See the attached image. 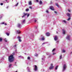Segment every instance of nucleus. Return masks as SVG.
Wrapping results in <instances>:
<instances>
[{
	"mask_svg": "<svg viewBox=\"0 0 72 72\" xmlns=\"http://www.w3.org/2000/svg\"><path fill=\"white\" fill-rule=\"evenodd\" d=\"M4 40L5 42H7V40H6V39H4Z\"/></svg>",
	"mask_w": 72,
	"mask_h": 72,
	"instance_id": "nucleus-34",
	"label": "nucleus"
},
{
	"mask_svg": "<svg viewBox=\"0 0 72 72\" xmlns=\"http://www.w3.org/2000/svg\"><path fill=\"white\" fill-rule=\"evenodd\" d=\"M56 42H57V43H58V42H59V41H56Z\"/></svg>",
	"mask_w": 72,
	"mask_h": 72,
	"instance_id": "nucleus-51",
	"label": "nucleus"
},
{
	"mask_svg": "<svg viewBox=\"0 0 72 72\" xmlns=\"http://www.w3.org/2000/svg\"><path fill=\"white\" fill-rule=\"evenodd\" d=\"M58 66H57L55 68V69L56 70H57V69H58Z\"/></svg>",
	"mask_w": 72,
	"mask_h": 72,
	"instance_id": "nucleus-22",
	"label": "nucleus"
},
{
	"mask_svg": "<svg viewBox=\"0 0 72 72\" xmlns=\"http://www.w3.org/2000/svg\"><path fill=\"white\" fill-rule=\"evenodd\" d=\"M45 58V56H43L42 57V60H44V59Z\"/></svg>",
	"mask_w": 72,
	"mask_h": 72,
	"instance_id": "nucleus-19",
	"label": "nucleus"
},
{
	"mask_svg": "<svg viewBox=\"0 0 72 72\" xmlns=\"http://www.w3.org/2000/svg\"><path fill=\"white\" fill-rule=\"evenodd\" d=\"M67 68V66L66 64H64L63 66V68H62V72H64L66 69Z\"/></svg>",
	"mask_w": 72,
	"mask_h": 72,
	"instance_id": "nucleus-2",
	"label": "nucleus"
},
{
	"mask_svg": "<svg viewBox=\"0 0 72 72\" xmlns=\"http://www.w3.org/2000/svg\"><path fill=\"white\" fill-rule=\"evenodd\" d=\"M12 65L11 64H10L9 66V67H10L12 66Z\"/></svg>",
	"mask_w": 72,
	"mask_h": 72,
	"instance_id": "nucleus-36",
	"label": "nucleus"
},
{
	"mask_svg": "<svg viewBox=\"0 0 72 72\" xmlns=\"http://www.w3.org/2000/svg\"><path fill=\"white\" fill-rule=\"evenodd\" d=\"M62 23H67V21L65 20H63L62 21Z\"/></svg>",
	"mask_w": 72,
	"mask_h": 72,
	"instance_id": "nucleus-16",
	"label": "nucleus"
},
{
	"mask_svg": "<svg viewBox=\"0 0 72 72\" xmlns=\"http://www.w3.org/2000/svg\"><path fill=\"white\" fill-rule=\"evenodd\" d=\"M54 39L55 41H57L58 40V37L57 35H55L54 38Z\"/></svg>",
	"mask_w": 72,
	"mask_h": 72,
	"instance_id": "nucleus-7",
	"label": "nucleus"
},
{
	"mask_svg": "<svg viewBox=\"0 0 72 72\" xmlns=\"http://www.w3.org/2000/svg\"><path fill=\"white\" fill-rule=\"evenodd\" d=\"M46 13H49V11L48 10L46 11Z\"/></svg>",
	"mask_w": 72,
	"mask_h": 72,
	"instance_id": "nucleus-39",
	"label": "nucleus"
},
{
	"mask_svg": "<svg viewBox=\"0 0 72 72\" xmlns=\"http://www.w3.org/2000/svg\"><path fill=\"white\" fill-rule=\"evenodd\" d=\"M45 44V43H44L42 44V45H44V44Z\"/></svg>",
	"mask_w": 72,
	"mask_h": 72,
	"instance_id": "nucleus-55",
	"label": "nucleus"
},
{
	"mask_svg": "<svg viewBox=\"0 0 72 72\" xmlns=\"http://www.w3.org/2000/svg\"><path fill=\"white\" fill-rule=\"evenodd\" d=\"M29 8H30V9H32V7H31V6H30V7H29Z\"/></svg>",
	"mask_w": 72,
	"mask_h": 72,
	"instance_id": "nucleus-41",
	"label": "nucleus"
},
{
	"mask_svg": "<svg viewBox=\"0 0 72 72\" xmlns=\"http://www.w3.org/2000/svg\"><path fill=\"white\" fill-rule=\"evenodd\" d=\"M18 3H17L16 4L15 6H18Z\"/></svg>",
	"mask_w": 72,
	"mask_h": 72,
	"instance_id": "nucleus-32",
	"label": "nucleus"
},
{
	"mask_svg": "<svg viewBox=\"0 0 72 72\" xmlns=\"http://www.w3.org/2000/svg\"><path fill=\"white\" fill-rule=\"evenodd\" d=\"M17 38L18 39H21V37H20L19 36H18Z\"/></svg>",
	"mask_w": 72,
	"mask_h": 72,
	"instance_id": "nucleus-23",
	"label": "nucleus"
},
{
	"mask_svg": "<svg viewBox=\"0 0 72 72\" xmlns=\"http://www.w3.org/2000/svg\"><path fill=\"white\" fill-rule=\"evenodd\" d=\"M26 23V20L23 19L21 23L22 24H24Z\"/></svg>",
	"mask_w": 72,
	"mask_h": 72,
	"instance_id": "nucleus-6",
	"label": "nucleus"
},
{
	"mask_svg": "<svg viewBox=\"0 0 72 72\" xmlns=\"http://www.w3.org/2000/svg\"><path fill=\"white\" fill-rule=\"evenodd\" d=\"M46 36H50V33H46Z\"/></svg>",
	"mask_w": 72,
	"mask_h": 72,
	"instance_id": "nucleus-11",
	"label": "nucleus"
},
{
	"mask_svg": "<svg viewBox=\"0 0 72 72\" xmlns=\"http://www.w3.org/2000/svg\"><path fill=\"white\" fill-rule=\"evenodd\" d=\"M8 8H9V6H8L6 8L7 9H8Z\"/></svg>",
	"mask_w": 72,
	"mask_h": 72,
	"instance_id": "nucleus-58",
	"label": "nucleus"
},
{
	"mask_svg": "<svg viewBox=\"0 0 72 72\" xmlns=\"http://www.w3.org/2000/svg\"><path fill=\"white\" fill-rule=\"evenodd\" d=\"M3 16H2V17H0V19H1V18H2V17Z\"/></svg>",
	"mask_w": 72,
	"mask_h": 72,
	"instance_id": "nucleus-56",
	"label": "nucleus"
},
{
	"mask_svg": "<svg viewBox=\"0 0 72 72\" xmlns=\"http://www.w3.org/2000/svg\"><path fill=\"white\" fill-rule=\"evenodd\" d=\"M50 4H52V2L51 1Z\"/></svg>",
	"mask_w": 72,
	"mask_h": 72,
	"instance_id": "nucleus-52",
	"label": "nucleus"
},
{
	"mask_svg": "<svg viewBox=\"0 0 72 72\" xmlns=\"http://www.w3.org/2000/svg\"><path fill=\"white\" fill-rule=\"evenodd\" d=\"M27 59H28V60H30V57H27Z\"/></svg>",
	"mask_w": 72,
	"mask_h": 72,
	"instance_id": "nucleus-26",
	"label": "nucleus"
},
{
	"mask_svg": "<svg viewBox=\"0 0 72 72\" xmlns=\"http://www.w3.org/2000/svg\"><path fill=\"white\" fill-rule=\"evenodd\" d=\"M3 40V39L1 38H0V42H1Z\"/></svg>",
	"mask_w": 72,
	"mask_h": 72,
	"instance_id": "nucleus-24",
	"label": "nucleus"
},
{
	"mask_svg": "<svg viewBox=\"0 0 72 72\" xmlns=\"http://www.w3.org/2000/svg\"><path fill=\"white\" fill-rule=\"evenodd\" d=\"M36 21H37V20H35V22H36Z\"/></svg>",
	"mask_w": 72,
	"mask_h": 72,
	"instance_id": "nucleus-48",
	"label": "nucleus"
},
{
	"mask_svg": "<svg viewBox=\"0 0 72 72\" xmlns=\"http://www.w3.org/2000/svg\"><path fill=\"white\" fill-rule=\"evenodd\" d=\"M24 15L22 16V18H23V17H26V16H27V13H25L24 12L23 13Z\"/></svg>",
	"mask_w": 72,
	"mask_h": 72,
	"instance_id": "nucleus-8",
	"label": "nucleus"
},
{
	"mask_svg": "<svg viewBox=\"0 0 72 72\" xmlns=\"http://www.w3.org/2000/svg\"><path fill=\"white\" fill-rule=\"evenodd\" d=\"M62 53H65L66 52V50H62Z\"/></svg>",
	"mask_w": 72,
	"mask_h": 72,
	"instance_id": "nucleus-25",
	"label": "nucleus"
},
{
	"mask_svg": "<svg viewBox=\"0 0 72 72\" xmlns=\"http://www.w3.org/2000/svg\"><path fill=\"white\" fill-rule=\"evenodd\" d=\"M41 37L42 38L41 40H45V38H44V36H41Z\"/></svg>",
	"mask_w": 72,
	"mask_h": 72,
	"instance_id": "nucleus-15",
	"label": "nucleus"
},
{
	"mask_svg": "<svg viewBox=\"0 0 72 72\" xmlns=\"http://www.w3.org/2000/svg\"><path fill=\"white\" fill-rule=\"evenodd\" d=\"M55 5H56V6H57L58 8H59V5H58V4L56 3L55 4Z\"/></svg>",
	"mask_w": 72,
	"mask_h": 72,
	"instance_id": "nucleus-21",
	"label": "nucleus"
},
{
	"mask_svg": "<svg viewBox=\"0 0 72 72\" xmlns=\"http://www.w3.org/2000/svg\"><path fill=\"white\" fill-rule=\"evenodd\" d=\"M6 35H7V36H9V33H6Z\"/></svg>",
	"mask_w": 72,
	"mask_h": 72,
	"instance_id": "nucleus-31",
	"label": "nucleus"
},
{
	"mask_svg": "<svg viewBox=\"0 0 72 72\" xmlns=\"http://www.w3.org/2000/svg\"><path fill=\"white\" fill-rule=\"evenodd\" d=\"M51 55H50V56H49L48 58H50V57H51Z\"/></svg>",
	"mask_w": 72,
	"mask_h": 72,
	"instance_id": "nucleus-44",
	"label": "nucleus"
},
{
	"mask_svg": "<svg viewBox=\"0 0 72 72\" xmlns=\"http://www.w3.org/2000/svg\"><path fill=\"white\" fill-rule=\"evenodd\" d=\"M4 24L5 25H7V24H6V23H5Z\"/></svg>",
	"mask_w": 72,
	"mask_h": 72,
	"instance_id": "nucleus-57",
	"label": "nucleus"
},
{
	"mask_svg": "<svg viewBox=\"0 0 72 72\" xmlns=\"http://www.w3.org/2000/svg\"><path fill=\"white\" fill-rule=\"evenodd\" d=\"M19 58H23V57L22 56H19Z\"/></svg>",
	"mask_w": 72,
	"mask_h": 72,
	"instance_id": "nucleus-30",
	"label": "nucleus"
},
{
	"mask_svg": "<svg viewBox=\"0 0 72 72\" xmlns=\"http://www.w3.org/2000/svg\"><path fill=\"white\" fill-rule=\"evenodd\" d=\"M1 24H4V22H3V23H1Z\"/></svg>",
	"mask_w": 72,
	"mask_h": 72,
	"instance_id": "nucleus-54",
	"label": "nucleus"
},
{
	"mask_svg": "<svg viewBox=\"0 0 72 72\" xmlns=\"http://www.w3.org/2000/svg\"><path fill=\"white\" fill-rule=\"evenodd\" d=\"M26 12H28V11H29V9H27L26 10Z\"/></svg>",
	"mask_w": 72,
	"mask_h": 72,
	"instance_id": "nucleus-38",
	"label": "nucleus"
},
{
	"mask_svg": "<svg viewBox=\"0 0 72 72\" xmlns=\"http://www.w3.org/2000/svg\"><path fill=\"white\" fill-rule=\"evenodd\" d=\"M46 54L47 55H48V54H49V53L48 52H47L46 53Z\"/></svg>",
	"mask_w": 72,
	"mask_h": 72,
	"instance_id": "nucleus-46",
	"label": "nucleus"
},
{
	"mask_svg": "<svg viewBox=\"0 0 72 72\" xmlns=\"http://www.w3.org/2000/svg\"><path fill=\"white\" fill-rule=\"evenodd\" d=\"M34 70L35 71H36L37 70V67L36 65L35 66V68L34 69Z\"/></svg>",
	"mask_w": 72,
	"mask_h": 72,
	"instance_id": "nucleus-9",
	"label": "nucleus"
},
{
	"mask_svg": "<svg viewBox=\"0 0 72 72\" xmlns=\"http://www.w3.org/2000/svg\"><path fill=\"white\" fill-rule=\"evenodd\" d=\"M21 27H22L21 24L19 23H18L17 24V27L20 28Z\"/></svg>",
	"mask_w": 72,
	"mask_h": 72,
	"instance_id": "nucleus-12",
	"label": "nucleus"
},
{
	"mask_svg": "<svg viewBox=\"0 0 72 72\" xmlns=\"http://www.w3.org/2000/svg\"><path fill=\"white\" fill-rule=\"evenodd\" d=\"M29 4L30 5H32V2L31 1L29 2Z\"/></svg>",
	"mask_w": 72,
	"mask_h": 72,
	"instance_id": "nucleus-17",
	"label": "nucleus"
},
{
	"mask_svg": "<svg viewBox=\"0 0 72 72\" xmlns=\"http://www.w3.org/2000/svg\"><path fill=\"white\" fill-rule=\"evenodd\" d=\"M16 32L18 34H20L21 33V31L19 30H16Z\"/></svg>",
	"mask_w": 72,
	"mask_h": 72,
	"instance_id": "nucleus-10",
	"label": "nucleus"
},
{
	"mask_svg": "<svg viewBox=\"0 0 72 72\" xmlns=\"http://www.w3.org/2000/svg\"><path fill=\"white\" fill-rule=\"evenodd\" d=\"M56 53H53V55H55V54H56Z\"/></svg>",
	"mask_w": 72,
	"mask_h": 72,
	"instance_id": "nucleus-42",
	"label": "nucleus"
},
{
	"mask_svg": "<svg viewBox=\"0 0 72 72\" xmlns=\"http://www.w3.org/2000/svg\"><path fill=\"white\" fill-rule=\"evenodd\" d=\"M55 49L54 48V49H53V50L52 51V52H53V51H55Z\"/></svg>",
	"mask_w": 72,
	"mask_h": 72,
	"instance_id": "nucleus-29",
	"label": "nucleus"
},
{
	"mask_svg": "<svg viewBox=\"0 0 72 72\" xmlns=\"http://www.w3.org/2000/svg\"><path fill=\"white\" fill-rule=\"evenodd\" d=\"M57 32V33H58V32Z\"/></svg>",
	"mask_w": 72,
	"mask_h": 72,
	"instance_id": "nucleus-60",
	"label": "nucleus"
},
{
	"mask_svg": "<svg viewBox=\"0 0 72 72\" xmlns=\"http://www.w3.org/2000/svg\"><path fill=\"white\" fill-rule=\"evenodd\" d=\"M15 47H16V45L14 46Z\"/></svg>",
	"mask_w": 72,
	"mask_h": 72,
	"instance_id": "nucleus-59",
	"label": "nucleus"
},
{
	"mask_svg": "<svg viewBox=\"0 0 72 72\" xmlns=\"http://www.w3.org/2000/svg\"><path fill=\"white\" fill-rule=\"evenodd\" d=\"M62 55H61L60 56V59H62Z\"/></svg>",
	"mask_w": 72,
	"mask_h": 72,
	"instance_id": "nucleus-28",
	"label": "nucleus"
},
{
	"mask_svg": "<svg viewBox=\"0 0 72 72\" xmlns=\"http://www.w3.org/2000/svg\"><path fill=\"white\" fill-rule=\"evenodd\" d=\"M53 64H51L50 65V67L49 68L50 69H52L54 68V66H53Z\"/></svg>",
	"mask_w": 72,
	"mask_h": 72,
	"instance_id": "nucleus-3",
	"label": "nucleus"
},
{
	"mask_svg": "<svg viewBox=\"0 0 72 72\" xmlns=\"http://www.w3.org/2000/svg\"><path fill=\"white\" fill-rule=\"evenodd\" d=\"M28 70V72H30V68H29V67H27Z\"/></svg>",
	"mask_w": 72,
	"mask_h": 72,
	"instance_id": "nucleus-18",
	"label": "nucleus"
},
{
	"mask_svg": "<svg viewBox=\"0 0 72 72\" xmlns=\"http://www.w3.org/2000/svg\"><path fill=\"white\" fill-rule=\"evenodd\" d=\"M17 63L16 62H15V66H16V64Z\"/></svg>",
	"mask_w": 72,
	"mask_h": 72,
	"instance_id": "nucleus-50",
	"label": "nucleus"
},
{
	"mask_svg": "<svg viewBox=\"0 0 72 72\" xmlns=\"http://www.w3.org/2000/svg\"><path fill=\"white\" fill-rule=\"evenodd\" d=\"M67 16L68 17H70L71 16V14L69 13H67Z\"/></svg>",
	"mask_w": 72,
	"mask_h": 72,
	"instance_id": "nucleus-13",
	"label": "nucleus"
},
{
	"mask_svg": "<svg viewBox=\"0 0 72 72\" xmlns=\"http://www.w3.org/2000/svg\"><path fill=\"white\" fill-rule=\"evenodd\" d=\"M37 26H35V28H36V29L37 28Z\"/></svg>",
	"mask_w": 72,
	"mask_h": 72,
	"instance_id": "nucleus-53",
	"label": "nucleus"
},
{
	"mask_svg": "<svg viewBox=\"0 0 72 72\" xmlns=\"http://www.w3.org/2000/svg\"><path fill=\"white\" fill-rule=\"evenodd\" d=\"M70 38L71 37L70 35H68L66 37V39L67 40H70Z\"/></svg>",
	"mask_w": 72,
	"mask_h": 72,
	"instance_id": "nucleus-5",
	"label": "nucleus"
},
{
	"mask_svg": "<svg viewBox=\"0 0 72 72\" xmlns=\"http://www.w3.org/2000/svg\"><path fill=\"white\" fill-rule=\"evenodd\" d=\"M29 16H30V14H28V13H27V17H29Z\"/></svg>",
	"mask_w": 72,
	"mask_h": 72,
	"instance_id": "nucleus-33",
	"label": "nucleus"
},
{
	"mask_svg": "<svg viewBox=\"0 0 72 72\" xmlns=\"http://www.w3.org/2000/svg\"><path fill=\"white\" fill-rule=\"evenodd\" d=\"M3 5V3H1L0 4V5Z\"/></svg>",
	"mask_w": 72,
	"mask_h": 72,
	"instance_id": "nucleus-40",
	"label": "nucleus"
},
{
	"mask_svg": "<svg viewBox=\"0 0 72 72\" xmlns=\"http://www.w3.org/2000/svg\"><path fill=\"white\" fill-rule=\"evenodd\" d=\"M50 8L51 10H53V11L54 10V7H53V6H50Z\"/></svg>",
	"mask_w": 72,
	"mask_h": 72,
	"instance_id": "nucleus-4",
	"label": "nucleus"
},
{
	"mask_svg": "<svg viewBox=\"0 0 72 72\" xmlns=\"http://www.w3.org/2000/svg\"><path fill=\"white\" fill-rule=\"evenodd\" d=\"M63 34H64V35H65V34H66V32L65 30H63Z\"/></svg>",
	"mask_w": 72,
	"mask_h": 72,
	"instance_id": "nucleus-14",
	"label": "nucleus"
},
{
	"mask_svg": "<svg viewBox=\"0 0 72 72\" xmlns=\"http://www.w3.org/2000/svg\"><path fill=\"white\" fill-rule=\"evenodd\" d=\"M68 11L69 12H71V10L69 9L68 10Z\"/></svg>",
	"mask_w": 72,
	"mask_h": 72,
	"instance_id": "nucleus-43",
	"label": "nucleus"
},
{
	"mask_svg": "<svg viewBox=\"0 0 72 72\" xmlns=\"http://www.w3.org/2000/svg\"><path fill=\"white\" fill-rule=\"evenodd\" d=\"M54 13H55V14H57V12L56 11H54Z\"/></svg>",
	"mask_w": 72,
	"mask_h": 72,
	"instance_id": "nucleus-45",
	"label": "nucleus"
},
{
	"mask_svg": "<svg viewBox=\"0 0 72 72\" xmlns=\"http://www.w3.org/2000/svg\"><path fill=\"white\" fill-rule=\"evenodd\" d=\"M12 55H11L10 56L8 57V61L9 62H13L14 61V57H13V55H14L15 54V53L14 52L12 53Z\"/></svg>",
	"mask_w": 72,
	"mask_h": 72,
	"instance_id": "nucleus-1",
	"label": "nucleus"
},
{
	"mask_svg": "<svg viewBox=\"0 0 72 72\" xmlns=\"http://www.w3.org/2000/svg\"><path fill=\"white\" fill-rule=\"evenodd\" d=\"M35 56H36V57H37V54H36V55H35Z\"/></svg>",
	"mask_w": 72,
	"mask_h": 72,
	"instance_id": "nucleus-49",
	"label": "nucleus"
},
{
	"mask_svg": "<svg viewBox=\"0 0 72 72\" xmlns=\"http://www.w3.org/2000/svg\"><path fill=\"white\" fill-rule=\"evenodd\" d=\"M36 2L37 3H38V2H39V0H36Z\"/></svg>",
	"mask_w": 72,
	"mask_h": 72,
	"instance_id": "nucleus-47",
	"label": "nucleus"
},
{
	"mask_svg": "<svg viewBox=\"0 0 72 72\" xmlns=\"http://www.w3.org/2000/svg\"><path fill=\"white\" fill-rule=\"evenodd\" d=\"M42 4V1H40L39 2V4L40 5H41Z\"/></svg>",
	"mask_w": 72,
	"mask_h": 72,
	"instance_id": "nucleus-20",
	"label": "nucleus"
},
{
	"mask_svg": "<svg viewBox=\"0 0 72 72\" xmlns=\"http://www.w3.org/2000/svg\"><path fill=\"white\" fill-rule=\"evenodd\" d=\"M70 19H71V18H70V17H69L68 19H67V21H69L70 20Z\"/></svg>",
	"mask_w": 72,
	"mask_h": 72,
	"instance_id": "nucleus-37",
	"label": "nucleus"
},
{
	"mask_svg": "<svg viewBox=\"0 0 72 72\" xmlns=\"http://www.w3.org/2000/svg\"><path fill=\"white\" fill-rule=\"evenodd\" d=\"M9 2L7 0H5V3H8Z\"/></svg>",
	"mask_w": 72,
	"mask_h": 72,
	"instance_id": "nucleus-27",
	"label": "nucleus"
},
{
	"mask_svg": "<svg viewBox=\"0 0 72 72\" xmlns=\"http://www.w3.org/2000/svg\"><path fill=\"white\" fill-rule=\"evenodd\" d=\"M19 42H21L22 41V40L21 39H20L19 40Z\"/></svg>",
	"mask_w": 72,
	"mask_h": 72,
	"instance_id": "nucleus-35",
	"label": "nucleus"
}]
</instances>
